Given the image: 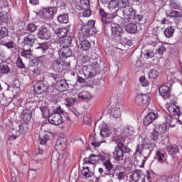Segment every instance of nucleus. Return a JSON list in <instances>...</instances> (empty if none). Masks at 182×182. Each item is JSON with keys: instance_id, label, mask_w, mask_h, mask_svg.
Wrapping results in <instances>:
<instances>
[{"instance_id": "obj_1", "label": "nucleus", "mask_w": 182, "mask_h": 182, "mask_svg": "<svg viewBox=\"0 0 182 182\" xmlns=\"http://www.w3.org/2000/svg\"><path fill=\"white\" fill-rule=\"evenodd\" d=\"M83 165L86 164H95L97 161H101L105 170L103 168H99L98 172L100 173L101 177H106L107 176H112L116 173V168H114V165L110 161V157L107 155L99 156L95 155L93 154H90L89 157L85 158L83 159Z\"/></svg>"}, {"instance_id": "obj_2", "label": "nucleus", "mask_w": 182, "mask_h": 182, "mask_svg": "<svg viewBox=\"0 0 182 182\" xmlns=\"http://www.w3.org/2000/svg\"><path fill=\"white\" fill-rule=\"evenodd\" d=\"M112 141H114L117 144V146L113 151V158L116 161H123L124 159V154L132 151V149L129 148V146L124 144L125 139L122 137V136H114L112 139Z\"/></svg>"}, {"instance_id": "obj_3", "label": "nucleus", "mask_w": 182, "mask_h": 182, "mask_svg": "<svg viewBox=\"0 0 182 182\" xmlns=\"http://www.w3.org/2000/svg\"><path fill=\"white\" fill-rule=\"evenodd\" d=\"M100 16H101V21L103 25H110L112 27V35L114 38H118L122 35L124 31L123 28L120 27L118 24H111L113 22V15H110L105 12V10L100 9Z\"/></svg>"}, {"instance_id": "obj_4", "label": "nucleus", "mask_w": 182, "mask_h": 182, "mask_svg": "<svg viewBox=\"0 0 182 182\" xmlns=\"http://www.w3.org/2000/svg\"><path fill=\"white\" fill-rule=\"evenodd\" d=\"M81 28L80 30V39H83L85 38H89V36H92V35H95L96 33V28H95V21L91 20L89 21L87 24L80 21Z\"/></svg>"}, {"instance_id": "obj_5", "label": "nucleus", "mask_w": 182, "mask_h": 182, "mask_svg": "<svg viewBox=\"0 0 182 182\" xmlns=\"http://www.w3.org/2000/svg\"><path fill=\"white\" fill-rule=\"evenodd\" d=\"M64 112L63 111L60 106L57 107L53 109V113L49 115L48 120L50 124H53L54 126H59V124H62L63 123V119L62 118V115Z\"/></svg>"}, {"instance_id": "obj_6", "label": "nucleus", "mask_w": 182, "mask_h": 182, "mask_svg": "<svg viewBox=\"0 0 182 182\" xmlns=\"http://www.w3.org/2000/svg\"><path fill=\"white\" fill-rule=\"evenodd\" d=\"M97 69H99V64H91L85 65L82 68V73L87 79H92L97 75Z\"/></svg>"}, {"instance_id": "obj_7", "label": "nucleus", "mask_w": 182, "mask_h": 182, "mask_svg": "<svg viewBox=\"0 0 182 182\" xmlns=\"http://www.w3.org/2000/svg\"><path fill=\"white\" fill-rule=\"evenodd\" d=\"M119 11H122V19L124 21H129V19H133L134 18V15H136V11L132 6H124V9L122 10L120 9Z\"/></svg>"}, {"instance_id": "obj_8", "label": "nucleus", "mask_w": 182, "mask_h": 182, "mask_svg": "<svg viewBox=\"0 0 182 182\" xmlns=\"http://www.w3.org/2000/svg\"><path fill=\"white\" fill-rule=\"evenodd\" d=\"M36 42V36L30 33L27 35L26 36H24L23 38V41L21 42V45L23 48H31L33 45H35V43Z\"/></svg>"}, {"instance_id": "obj_9", "label": "nucleus", "mask_w": 182, "mask_h": 182, "mask_svg": "<svg viewBox=\"0 0 182 182\" xmlns=\"http://www.w3.org/2000/svg\"><path fill=\"white\" fill-rule=\"evenodd\" d=\"M135 103L138 106H149L150 105V96L149 95H138L135 97Z\"/></svg>"}, {"instance_id": "obj_10", "label": "nucleus", "mask_w": 182, "mask_h": 182, "mask_svg": "<svg viewBox=\"0 0 182 182\" xmlns=\"http://www.w3.org/2000/svg\"><path fill=\"white\" fill-rule=\"evenodd\" d=\"M129 5V0H111L108 4L109 9H116V8H124Z\"/></svg>"}, {"instance_id": "obj_11", "label": "nucleus", "mask_w": 182, "mask_h": 182, "mask_svg": "<svg viewBox=\"0 0 182 182\" xmlns=\"http://www.w3.org/2000/svg\"><path fill=\"white\" fill-rule=\"evenodd\" d=\"M34 92L37 93V95H42V93H45L49 89V85L45 83V82L40 80L38 81L34 85Z\"/></svg>"}, {"instance_id": "obj_12", "label": "nucleus", "mask_w": 182, "mask_h": 182, "mask_svg": "<svg viewBox=\"0 0 182 182\" xmlns=\"http://www.w3.org/2000/svg\"><path fill=\"white\" fill-rule=\"evenodd\" d=\"M39 39H43L48 41L52 38V33L50 30L45 26H42L38 33Z\"/></svg>"}, {"instance_id": "obj_13", "label": "nucleus", "mask_w": 182, "mask_h": 182, "mask_svg": "<svg viewBox=\"0 0 182 182\" xmlns=\"http://www.w3.org/2000/svg\"><path fill=\"white\" fill-rule=\"evenodd\" d=\"M41 12L43 19L46 21H51L53 18V14H55V8L50 7L48 9H43Z\"/></svg>"}, {"instance_id": "obj_14", "label": "nucleus", "mask_w": 182, "mask_h": 182, "mask_svg": "<svg viewBox=\"0 0 182 182\" xmlns=\"http://www.w3.org/2000/svg\"><path fill=\"white\" fill-rule=\"evenodd\" d=\"M143 147L146 148V149H153L154 146H153V144H151V141L149 139H145L143 141V144H138L135 154H137V153L141 154V149Z\"/></svg>"}, {"instance_id": "obj_15", "label": "nucleus", "mask_w": 182, "mask_h": 182, "mask_svg": "<svg viewBox=\"0 0 182 182\" xmlns=\"http://www.w3.org/2000/svg\"><path fill=\"white\" fill-rule=\"evenodd\" d=\"M155 159L158 160V163H160L161 164H164L165 166H168V162L166 159V154L161 150L156 151Z\"/></svg>"}, {"instance_id": "obj_16", "label": "nucleus", "mask_w": 182, "mask_h": 182, "mask_svg": "<svg viewBox=\"0 0 182 182\" xmlns=\"http://www.w3.org/2000/svg\"><path fill=\"white\" fill-rule=\"evenodd\" d=\"M159 95L163 99H168L170 97V87L167 85H161L159 87Z\"/></svg>"}, {"instance_id": "obj_17", "label": "nucleus", "mask_w": 182, "mask_h": 182, "mask_svg": "<svg viewBox=\"0 0 182 182\" xmlns=\"http://www.w3.org/2000/svg\"><path fill=\"white\" fill-rule=\"evenodd\" d=\"M55 87L58 92H66V90L69 89V84H68L66 80H60L59 82H56Z\"/></svg>"}, {"instance_id": "obj_18", "label": "nucleus", "mask_w": 182, "mask_h": 182, "mask_svg": "<svg viewBox=\"0 0 182 182\" xmlns=\"http://www.w3.org/2000/svg\"><path fill=\"white\" fill-rule=\"evenodd\" d=\"M21 117L26 123L28 122H31L32 119V110L29 109H23Z\"/></svg>"}, {"instance_id": "obj_19", "label": "nucleus", "mask_w": 182, "mask_h": 182, "mask_svg": "<svg viewBox=\"0 0 182 182\" xmlns=\"http://www.w3.org/2000/svg\"><path fill=\"white\" fill-rule=\"evenodd\" d=\"M119 39L122 45H127V46H132V41L129 34L126 32H123L119 37Z\"/></svg>"}, {"instance_id": "obj_20", "label": "nucleus", "mask_w": 182, "mask_h": 182, "mask_svg": "<svg viewBox=\"0 0 182 182\" xmlns=\"http://www.w3.org/2000/svg\"><path fill=\"white\" fill-rule=\"evenodd\" d=\"M62 48L59 51L60 56L62 58H70L72 56V50L69 48V46H61Z\"/></svg>"}, {"instance_id": "obj_21", "label": "nucleus", "mask_w": 182, "mask_h": 182, "mask_svg": "<svg viewBox=\"0 0 182 182\" xmlns=\"http://www.w3.org/2000/svg\"><path fill=\"white\" fill-rule=\"evenodd\" d=\"M156 120V114L154 112L149 113L144 119V126L151 124Z\"/></svg>"}, {"instance_id": "obj_22", "label": "nucleus", "mask_w": 182, "mask_h": 182, "mask_svg": "<svg viewBox=\"0 0 182 182\" xmlns=\"http://www.w3.org/2000/svg\"><path fill=\"white\" fill-rule=\"evenodd\" d=\"M60 46H72V37L66 35L64 38H61L59 41Z\"/></svg>"}, {"instance_id": "obj_23", "label": "nucleus", "mask_w": 182, "mask_h": 182, "mask_svg": "<svg viewBox=\"0 0 182 182\" xmlns=\"http://www.w3.org/2000/svg\"><path fill=\"white\" fill-rule=\"evenodd\" d=\"M114 168H115V172L114 173L113 176H108L110 177V178H114V174L117 176V178L119 179V181H122V180H124V177H126V173L124 171H119V169L117 167L114 166Z\"/></svg>"}, {"instance_id": "obj_24", "label": "nucleus", "mask_w": 182, "mask_h": 182, "mask_svg": "<svg viewBox=\"0 0 182 182\" xmlns=\"http://www.w3.org/2000/svg\"><path fill=\"white\" fill-rule=\"evenodd\" d=\"M111 117L117 120L122 117V112L120 111V108L114 107L111 109Z\"/></svg>"}, {"instance_id": "obj_25", "label": "nucleus", "mask_w": 182, "mask_h": 182, "mask_svg": "<svg viewBox=\"0 0 182 182\" xmlns=\"http://www.w3.org/2000/svg\"><path fill=\"white\" fill-rule=\"evenodd\" d=\"M168 110L171 114V116H177L180 113V108L177 107L176 105H171L168 107Z\"/></svg>"}, {"instance_id": "obj_26", "label": "nucleus", "mask_w": 182, "mask_h": 182, "mask_svg": "<svg viewBox=\"0 0 182 182\" xmlns=\"http://www.w3.org/2000/svg\"><path fill=\"white\" fill-rule=\"evenodd\" d=\"M55 33L57 35L58 38H60V41L67 36L68 35V30L65 28H57L55 30Z\"/></svg>"}, {"instance_id": "obj_27", "label": "nucleus", "mask_w": 182, "mask_h": 182, "mask_svg": "<svg viewBox=\"0 0 182 182\" xmlns=\"http://www.w3.org/2000/svg\"><path fill=\"white\" fill-rule=\"evenodd\" d=\"M166 123H167L171 127H176V124H177V119L173 117L171 115H168L165 117Z\"/></svg>"}, {"instance_id": "obj_28", "label": "nucleus", "mask_w": 182, "mask_h": 182, "mask_svg": "<svg viewBox=\"0 0 182 182\" xmlns=\"http://www.w3.org/2000/svg\"><path fill=\"white\" fill-rule=\"evenodd\" d=\"M166 151H168L169 154H176V153L180 151V149H178L177 145L171 144L166 147Z\"/></svg>"}, {"instance_id": "obj_29", "label": "nucleus", "mask_w": 182, "mask_h": 182, "mask_svg": "<svg viewBox=\"0 0 182 182\" xmlns=\"http://www.w3.org/2000/svg\"><path fill=\"white\" fill-rule=\"evenodd\" d=\"M125 31L128 33H136L137 32V26L134 23H129L125 26Z\"/></svg>"}, {"instance_id": "obj_30", "label": "nucleus", "mask_w": 182, "mask_h": 182, "mask_svg": "<svg viewBox=\"0 0 182 182\" xmlns=\"http://www.w3.org/2000/svg\"><path fill=\"white\" fill-rule=\"evenodd\" d=\"M90 9V1L89 0H80V11Z\"/></svg>"}, {"instance_id": "obj_31", "label": "nucleus", "mask_w": 182, "mask_h": 182, "mask_svg": "<svg viewBox=\"0 0 182 182\" xmlns=\"http://www.w3.org/2000/svg\"><path fill=\"white\" fill-rule=\"evenodd\" d=\"M53 68L55 72H62L63 70V65L60 62L55 60L53 63Z\"/></svg>"}, {"instance_id": "obj_32", "label": "nucleus", "mask_w": 182, "mask_h": 182, "mask_svg": "<svg viewBox=\"0 0 182 182\" xmlns=\"http://www.w3.org/2000/svg\"><path fill=\"white\" fill-rule=\"evenodd\" d=\"M78 97L82 100H87L92 97V95L88 91H82L78 94Z\"/></svg>"}, {"instance_id": "obj_33", "label": "nucleus", "mask_w": 182, "mask_h": 182, "mask_svg": "<svg viewBox=\"0 0 182 182\" xmlns=\"http://www.w3.org/2000/svg\"><path fill=\"white\" fill-rule=\"evenodd\" d=\"M79 48L82 49V50H89L90 49V43L87 40H82Z\"/></svg>"}, {"instance_id": "obj_34", "label": "nucleus", "mask_w": 182, "mask_h": 182, "mask_svg": "<svg viewBox=\"0 0 182 182\" xmlns=\"http://www.w3.org/2000/svg\"><path fill=\"white\" fill-rule=\"evenodd\" d=\"M21 55L23 58H26V59H32V50H31V48H28V50L23 48Z\"/></svg>"}, {"instance_id": "obj_35", "label": "nucleus", "mask_w": 182, "mask_h": 182, "mask_svg": "<svg viewBox=\"0 0 182 182\" xmlns=\"http://www.w3.org/2000/svg\"><path fill=\"white\" fill-rule=\"evenodd\" d=\"M132 178V181L134 182L139 181L141 178V171L136 170L130 176Z\"/></svg>"}, {"instance_id": "obj_36", "label": "nucleus", "mask_w": 182, "mask_h": 182, "mask_svg": "<svg viewBox=\"0 0 182 182\" xmlns=\"http://www.w3.org/2000/svg\"><path fill=\"white\" fill-rule=\"evenodd\" d=\"M151 151H153V148H144L141 150V153H137V154H142V156L146 159V157H149L150 156Z\"/></svg>"}, {"instance_id": "obj_37", "label": "nucleus", "mask_w": 182, "mask_h": 182, "mask_svg": "<svg viewBox=\"0 0 182 182\" xmlns=\"http://www.w3.org/2000/svg\"><path fill=\"white\" fill-rule=\"evenodd\" d=\"M58 21L60 23H68L69 22V16L68 14H60L58 16Z\"/></svg>"}, {"instance_id": "obj_38", "label": "nucleus", "mask_w": 182, "mask_h": 182, "mask_svg": "<svg viewBox=\"0 0 182 182\" xmlns=\"http://www.w3.org/2000/svg\"><path fill=\"white\" fill-rule=\"evenodd\" d=\"M50 139V136H49V134H46L43 137L38 138V141L40 144H41L42 146H45V144H46V143H48V141H49Z\"/></svg>"}, {"instance_id": "obj_39", "label": "nucleus", "mask_w": 182, "mask_h": 182, "mask_svg": "<svg viewBox=\"0 0 182 182\" xmlns=\"http://www.w3.org/2000/svg\"><path fill=\"white\" fill-rule=\"evenodd\" d=\"M159 134H163L167 132V125L166 124H162L159 125L158 127H156L155 129Z\"/></svg>"}, {"instance_id": "obj_40", "label": "nucleus", "mask_w": 182, "mask_h": 182, "mask_svg": "<svg viewBox=\"0 0 182 182\" xmlns=\"http://www.w3.org/2000/svg\"><path fill=\"white\" fill-rule=\"evenodd\" d=\"M112 132H110V129L107 127H102L100 130V134L102 137H109L110 136V134Z\"/></svg>"}, {"instance_id": "obj_41", "label": "nucleus", "mask_w": 182, "mask_h": 182, "mask_svg": "<svg viewBox=\"0 0 182 182\" xmlns=\"http://www.w3.org/2000/svg\"><path fill=\"white\" fill-rule=\"evenodd\" d=\"M81 173L82 174V176H84L85 177H92L93 176V173L90 172V171H89V166H85L82 168V170L81 171Z\"/></svg>"}, {"instance_id": "obj_42", "label": "nucleus", "mask_w": 182, "mask_h": 182, "mask_svg": "<svg viewBox=\"0 0 182 182\" xmlns=\"http://www.w3.org/2000/svg\"><path fill=\"white\" fill-rule=\"evenodd\" d=\"M174 28H173L172 27H168L165 29L164 35L166 38H171V36H173V35L174 34Z\"/></svg>"}, {"instance_id": "obj_43", "label": "nucleus", "mask_w": 182, "mask_h": 182, "mask_svg": "<svg viewBox=\"0 0 182 182\" xmlns=\"http://www.w3.org/2000/svg\"><path fill=\"white\" fill-rule=\"evenodd\" d=\"M37 52H41V53H45L48 50V46L46 43H39V46L36 48Z\"/></svg>"}, {"instance_id": "obj_44", "label": "nucleus", "mask_w": 182, "mask_h": 182, "mask_svg": "<svg viewBox=\"0 0 182 182\" xmlns=\"http://www.w3.org/2000/svg\"><path fill=\"white\" fill-rule=\"evenodd\" d=\"M28 130H29V127H28V124H21L19 125V132L22 134H25L26 133H28Z\"/></svg>"}, {"instance_id": "obj_45", "label": "nucleus", "mask_w": 182, "mask_h": 182, "mask_svg": "<svg viewBox=\"0 0 182 182\" xmlns=\"http://www.w3.org/2000/svg\"><path fill=\"white\" fill-rule=\"evenodd\" d=\"M167 16L169 18H181V14L177 11H172L169 14L166 13Z\"/></svg>"}, {"instance_id": "obj_46", "label": "nucleus", "mask_w": 182, "mask_h": 182, "mask_svg": "<svg viewBox=\"0 0 182 182\" xmlns=\"http://www.w3.org/2000/svg\"><path fill=\"white\" fill-rule=\"evenodd\" d=\"M0 72L3 75H6L11 72V69L7 65H3L0 67Z\"/></svg>"}, {"instance_id": "obj_47", "label": "nucleus", "mask_w": 182, "mask_h": 182, "mask_svg": "<svg viewBox=\"0 0 182 182\" xmlns=\"http://www.w3.org/2000/svg\"><path fill=\"white\" fill-rule=\"evenodd\" d=\"M40 110L41 111L43 117L46 119L47 117L48 118L49 117V109L46 107H40Z\"/></svg>"}, {"instance_id": "obj_48", "label": "nucleus", "mask_w": 182, "mask_h": 182, "mask_svg": "<svg viewBox=\"0 0 182 182\" xmlns=\"http://www.w3.org/2000/svg\"><path fill=\"white\" fill-rule=\"evenodd\" d=\"M36 29H38V26H36V25H35L34 23H29L26 27V30L31 33H33V32H36Z\"/></svg>"}, {"instance_id": "obj_49", "label": "nucleus", "mask_w": 182, "mask_h": 182, "mask_svg": "<svg viewBox=\"0 0 182 182\" xmlns=\"http://www.w3.org/2000/svg\"><path fill=\"white\" fill-rule=\"evenodd\" d=\"M67 107H73L76 104V100L74 98L68 97L66 99Z\"/></svg>"}, {"instance_id": "obj_50", "label": "nucleus", "mask_w": 182, "mask_h": 182, "mask_svg": "<svg viewBox=\"0 0 182 182\" xmlns=\"http://www.w3.org/2000/svg\"><path fill=\"white\" fill-rule=\"evenodd\" d=\"M149 79H157V76H159V72L156 70H151L149 73Z\"/></svg>"}, {"instance_id": "obj_51", "label": "nucleus", "mask_w": 182, "mask_h": 182, "mask_svg": "<svg viewBox=\"0 0 182 182\" xmlns=\"http://www.w3.org/2000/svg\"><path fill=\"white\" fill-rule=\"evenodd\" d=\"M84 18H89L92 15V10L90 9H84L82 12L80 13Z\"/></svg>"}, {"instance_id": "obj_52", "label": "nucleus", "mask_w": 182, "mask_h": 182, "mask_svg": "<svg viewBox=\"0 0 182 182\" xmlns=\"http://www.w3.org/2000/svg\"><path fill=\"white\" fill-rule=\"evenodd\" d=\"M6 36H8V28L3 27L0 30V39H4Z\"/></svg>"}, {"instance_id": "obj_53", "label": "nucleus", "mask_w": 182, "mask_h": 182, "mask_svg": "<svg viewBox=\"0 0 182 182\" xmlns=\"http://www.w3.org/2000/svg\"><path fill=\"white\" fill-rule=\"evenodd\" d=\"M16 65L18 69H25V63H23V61L22 60V58L21 57H18L16 60Z\"/></svg>"}, {"instance_id": "obj_54", "label": "nucleus", "mask_w": 182, "mask_h": 182, "mask_svg": "<svg viewBox=\"0 0 182 182\" xmlns=\"http://www.w3.org/2000/svg\"><path fill=\"white\" fill-rule=\"evenodd\" d=\"M8 19H9V15L8 14V13H0V21H1L2 22H8Z\"/></svg>"}, {"instance_id": "obj_55", "label": "nucleus", "mask_w": 182, "mask_h": 182, "mask_svg": "<svg viewBox=\"0 0 182 182\" xmlns=\"http://www.w3.org/2000/svg\"><path fill=\"white\" fill-rule=\"evenodd\" d=\"M139 82L144 87H146V86H149V81L146 80V77L144 76H141L139 77Z\"/></svg>"}, {"instance_id": "obj_56", "label": "nucleus", "mask_w": 182, "mask_h": 182, "mask_svg": "<svg viewBox=\"0 0 182 182\" xmlns=\"http://www.w3.org/2000/svg\"><path fill=\"white\" fill-rule=\"evenodd\" d=\"M170 6L173 8V9H178L180 8V5L177 4L176 0H170L169 1Z\"/></svg>"}, {"instance_id": "obj_57", "label": "nucleus", "mask_w": 182, "mask_h": 182, "mask_svg": "<svg viewBox=\"0 0 182 182\" xmlns=\"http://www.w3.org/2000/svg\"><path fill=\"white\" fill-rule=\"evenodd\" d=\"M84 124H86V126H90V124L92 123V119L90 118V115H85L83 118Z\"/></svg>"}, {"instance_id": "obj_58", "label": "nucleus", "mask_w": 182, "mask_h": 182, "mask_svg": "<svg viewBox=\"0 0 182 182\" xmlns=\"http://www.w3.org/2000/svg\"><path fill=\"white\" fill-rule=\"evenodd\" d=\"M144 56L146 59L153 58V56H154V53L151 50H146L144 53Z\"/></svg>"}, {"instance_id": "obj_59", "label": "nucleus", "mask_w": 182, "mask_h": 182, "mask_svg": "<svg viewBox=\"0 0 182 182\" xmlns=\"http://www.w3.org/2000/svg\"><path fill=\"white\" fill-rule=\"evenodd\" d=\"M159 136H160L159 132H157L156 129H154L151 133V139H154L155 141H156V140H159Z\"/></svg>"}, {"instance_id": "obj_60", "label": "nucleus", "mask_w": 182, "mask_h": 182, "mask_svg": "<svg viewBox=\"0 0 182 182\" xmlns=\"http://www.w3.org/2000/svg\"><path fill=\"white\" fill-rule=\"evenodd\" d=\"M50 77H52L55 82H59L61 80L60 79V74H55V73H50Z\"/></svg>"}, {"instance_id": "obj_61", "label": "nucleus", "mask_w": 182, "mask_h": 182, "mask_svg": "<svg viewBox=\"0 0 182 182\" xmlns=\"http://www.w3.org/2000/svg\"><path fill=\"white\" fill-rule=\"evenodd\" d=\"M132 19H134V21H135L136 23H139V22H140V21H143V16H141L140 14H137V15L134 14Z\"/></svg>"}, {"instance_id": "obj_62", "label": "nucleus", "mask_w": 182, "mask_h": 182, "mask_svg": "<svg viewBox=\"0 0 182 182\" xmlns=\"http://www.w3.org/2000/svg\"><path fill=\"white\" fill-rule=\"evenodd\" d=\"M36 177V171L35 169H31L28 171V178H35Z\"/></svg>"}, {"instance_id": "obj_63", "label": "nucleus", "mask_w": 182, "mask_h": 182, "mask_svg": "<svg viewBox=\"0 0 182 182\" xmlns=\"http://www.w3.org/2000/svg\"><path fill=\"white\" fill-rule=\"evenodd\" d=\"M165 50H166V47L164 46H159L157 49V52H158L159 55H163V53H164Z\"/></svg>"}, {"instance_id": "obj_64", "label": "nucleus", "mask_w": 182, "mask_h": 182, "mask_svg": "<svg viewBox=\"0 0 182 182\" xmlns=\"http://www.w3.org/2000/svg\"><path fill=\"white\" fill-rule=\"evenodd\" d=\"M81 62L82 63H89L90 62V57L89 55H84L82 57Z\"/></svg>"}]
</instances>
